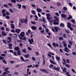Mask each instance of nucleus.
I'll list each match as a JSON object with an SVG mask.
<instances>
[{"instance_id":"nucleus-1","label":"nucleus","mask_w":76,"mask_h":76,"mask_svg":"<svg viewBox=\"0 0 76 76\" xmlns=\"http://www.w3.org/2000/svg\"><path fill=\"white\" fill-rule=\"evenodd\" d=\"M54 19H55V20H53V24L54 25H58V23L57 22H58L59 21V20H58V18H57V17L55 16L54 17Z\"/></svg>"},{"instance_id":"nucleus-2","label":"nucleus","mask_w":76,"mask_h":76,"mask_svg":"<svg viewBox=\"0 0 76 76\" xmlns=\"http://www.w3.org/2000/svg\"><path fill=\"white\" fill-rule=\"evenodd\" d=\"M46 15L47 16V19L48 20H49V19H50V18H51V17H50V16H51L50 14L49 13L46 14Z\"/></svg>"},{"instance_id":"nucleus-3","label":"nucleus","mask_w":76,"mask_h":76,"mask_svg":"<svg viewBox=\"0 0 76 76\" xmlns=\"http://www.w3.org/2000/svg\"><path fill=\"white\" fill-rule=\"evenodd\" d=\"M60 69V68L59 67H56L55 66L52 68V69L55 70H57V71H60L59 70Z\"/></svg>"},{"instance_id":"nucleus-4","label":"nucleus","mask_w":76,"mask_h":76,"mask_svg":"<svg viewBox=\"0 0 76 76\" xmlns=\"http://www.w3.org/2000/svg\"><path fill=\"white\" fill-rule=\"evenodd\" d=\"M28 41L29 42L30 44H32V43H34V39H29Z\"/></svg>"},{"instance_id":"nucleus-5","label":"nucleus","mask_w":76,"mask_h":76,"mask_svg":"<svg viewBox=\"0 0 76 76\" xmlns=\"http://www.w3.org/2000/svg\"><path fill=\"white\" fill-rule=\"evenodd\" d=\"M52 45L54 47H59L57 43L56 44L55 43L53 42V43Z\"/></svg>"},{"instance_id":"nucleus-6","label":"nucleus","mask_w":76,"mask_h":76,"mask_svg":"<svg viewBox=\"0 0 76 76\" xmlns=\"http://www.w3.org/2000/svg\"><path fill=\"white\" fill-rule=\"evenodd\" d=\"M27 22H28V19L27 18H26L25 20V19H23V23H25L26 24L27 23Z\"/></svg>"},{"instance_id":"nucleus-7","label":"nucleus","mask_w":76,"mask_h":76,"mask_svg":"<svg viewBox=\"0 0 76 76\" xmlns=\"http://www.w3.org/2000/svg\"><path fill=\"white\" fill-rule=\"evenodd\" d=\"M48 20L50 23L51 24V23H53V20L51 19V18H50V19Z\"/></svg>"},{"instance_id":"nucleus-8","label":"nucleus","mask_w":76,"mask_h":76,"mask_svg":"<svg viewBox=\"0 0 76 76\" xmlns=\"http://www.w3.org/2000/svg\"><path fill=\"white\" fill-rule=\"evenodd\" d=\"M62 43L64 44V46L65 47H67V44H66V42L65 41H63L62 42Z\"/></svg>"},{"instance_id":"nucleus-9","label":"nucleus","mask_w":76,"mask_h":76,"mask_svg":"<svg viewBox=\"0 0 76 76\" xmlns=\"http://www.w3.org/2000/svg\"><path fill=\"white\" fill-rule=\"evenodd\" d=\"M20 36L22 37H24V35H25V32H22L20 34Z\"/></svg>"},{"instance_id":"nucleus-10","label":"nucleus","mask_w":76,"mask_h":76,"mask_svg":"<svg viewBox=\"0 0 76 76\" xmlns=\"http://www.w3.org/2000/svg\"><path fill=\"white\" fill-rule=\"evenodd\" d=\"M8 45L9 46H10L9 47V49H12V46H13L12 44H8Z\"/></svg>"},{"instance_id":"nucleus-11","label":"nucleus","mask_w":76,"mask_h":76,"mask_svg":"<svg viewBox=\"0 0 76 76\" xmlns=\"http://www.w3.org/2000/svg\"><path fill=\"white\" fill-rule=\"evenodd\" d=\"M15 32H16L17 33H19L20 32V30L19 29H18L16 28L15 29Z\"/></svg>"},{"instance_id":"nucleus-12","label":"nucleus","mask_w":76,"mask_h":76,"mask_svg":"<svg viewBox=\"0 0 76 76\" xmlns=\"http://www.w3.org/2000/svg\"><path fill=\"white\" fill-rule=\"evenodd\" d=\"M20 49V48H19V47H15L14 48V50L16 51H19V50Z\"/></svg>"},{"instance_id":"nucleus-13","label":"nucleus","mask_w":76,"mask_h":76,"mask_svg":"<svg viewBox=\"0 0 76 76\" xmlns=\"http://www.w3.org/2000/svg\"><path fill=\"white\" fill-rule=\"evenodd\" d=\"M37 12H42V10L39 8H37Z\"/></svg>"},{"instance_id":"nucleus-14","label":"nucleus","mask_w":76,"mask_h":76,"mask_svg":"<svg viewBox=\"0 0 76 76\" xmlns=\"http://www.w3.org/2000/svg\"><path fill=\"white\" fill-rule=\"evenodd\" d=\"M50 62L52 64H56V63H55V62H54V61H52L51 60H50Z\"/></svg>"},{"instance_id":"nucleus-15","label":"nucleus","mask_w":76,"mask_h":76,"mask_svg":"<svg viewBox=\"0 0 76 76\" xmlns=\"http://www.w3.org/2000/svg\"><path fill=\"white\" fill-rule=\"evenodd\" d=\"M20 58L21 59V60L24 62H26V61L24 60V58L22 57V56L20 57Z\"/></svg>"},{"instance_id":"nucleus-16","label":"nucleus","mask_w":76,"mask_h":76,"mask_svg":"<svg viewBox=\"0 0 76 76\" xmlns=\"http://www.w3.org/2000/svg\"><path fill=\"white\" fill-rule=\"evenodd\" d=\"M10 25L11 26V28L12 29H15V25L13 24H11Z\"/></svg>"},{"instance_id":"nucleus-17","label":"nucleus","mask_w":76,"mask_h":76,"mask_svg":"<svg viewBox=\"0 0 76 76\" xmlns=\"http://www.w3.org/2000/svg\"><path fill=\"white\" fill-rule=\"evenodd\" d=\"M43 66H44V65H45V59L44 58V56L43 55Z\"/></svg>"},{"instance_id":"nucleus-18","label":"nucleus","mask_w":76,"mask_h":76,"mask_svg":"<svg viewBox=\"0 0 76 76\" xmlns=\"http://www.w3.org/2000/svg\"><path fill=\"white\" fill-rule=\"evenodd\" d=\"M29 54H27L26 55H24V56L26 58H28V57H29Z\"/></svg>"},{"instance_id":"nucleus-19","label":"nucleus","mask_w":76,"mask_h":76,"mask_svg":"<svg viewBox=\"0 0 76 76\" xmlns=\"http://www.w3.org/2000/svg\"><path fill=\"white\" fill-rule=\"evenodd\" d=\"M31 28L33 30H35L37 29V27L35 26H32Z\"/></svg>"},{"instance_id":"nucleus-20","label":"nucleus","mask_w":76,"mask_h":76,"mask_svg":"<svg viewBox=\"0 0 76 76\" xmlns=\"http://www.w3.org/2000/svg\"><path fill=\"white\" fill-rule=\"evenodd\" d=\"M72 16L71 15H69V17L67 18V19H68V20H70V19H72Z\"/></svg>"},{"instance_id":"nucleus-21","label":"nucleus","mask_w":76,"mask_h":76,"mask_svg":"<svg viewBox=\"0 0 76 76\" xmlns=\"http://www.w3.org/2000/svg\"><path fill=\"white\" fill-rule=\"evenodd\" d=\"M17 54H18V55H19V56H20V55H21V52L20 50H19L18 51Z\"/></svg>"},{"instance_id":"nucleus-22","label":"nucleus","mask_w":76,"mask_h":76,"mask_svg":"<svg viewBox=\"0 0 76 76\" xmlns=\"http://www.w3.org/2000/svg\"><path fill=\"white\" fill-rule=\"evenodd\" d=\"M2 35H3L4 36H6V35H7V34L6 33H5V32H4V31H2Z\"/></svg>"},{"instance_id":"nucleus-23","label":"nucleus","mask_w":76,"mask_h":76,"mask_svg":"<svg viewBox=\"0 0 76 76\" xmlns=\"http://www.w3.org/2000/svg\"><path fill=\"white\" fill-rule=\"evenodd\" d=\"M65 66L66 67H67L68 68H70V65H69V64H65Z\"/></svg>"},{"instance_id":"nucleus-24","label":"nucleus","mask_w":76,"mask_h":76,"mask_svg":"<svg viewBox=\"0 0 76 76\" xmlns=\"http://www.w3.org/2000/svg\"><path fill=\"white\" fill-rule=\"evenodd\" d=\"M2 61L4 64H7V62H6V61L5 60V59H3L2 60Z\"/></svg>"},{"instance_id":"nucleus-25","label":"nucleus","mask_w":76,"mask_h":76,"mask_svg":"<svg viewBox=\"0 0 76 76\" xmlns=\"http://www.w3.org/2000/svg\"><path fill=\"white\" fill-rule=\"evenodd\" d=\"M31 13L33 14V15H35L36 14V12H35V11L34 10H31Z\"/></svg>"},{"instance_id":"nucleus-26","label":"nucleus","mask_w":76,"mask_h":76,"mask_svg":"<svg viewBox=\"0 0 76 76\" xmlns=\"http://www.w3.org/2000/svg\"><path fill=\"white\" fill-rule=\"evenodd\" d=\"M9 68H5L4 69V70L5 71V72H7L8 71V70H9Z\"/></svg>"},{"instance_id":"nucleus-27","label":"nucleus","mask_w":76,"mask_h":76,"mask_svg":"<svg viewBox=\"0 0 76 76\" xmlns=\"http://www.w3.org/2000/svg\"><path fill=\"white\" fill-rule=\"evenodd\" d=\"M54 29L56 31V32H58V28L56 27H54Z\"/></svg>"},{"instance_id":"nucleus-28","label":"nucleus","mask_w":76,"mask_h":76,"mask_svg":"<svg viewBox=\"0 0 76 76\" xmlns=\"http://www.w3.org/2000/svg\"><path fill=\"white\" fill-rule=\"evenodd\" d=\"M17 6H18V9H20L21 8V7H22V5L20 4H18L17 5Z\"/></svg>"},{"instance_id":"nucleus-29","label":"nucleus","mask_w":76,"mask_h":76,"mask_svg":"<svg viewBox=\"0 0 76 76\" xmlns=\"http://www.w3.org/2000/svg\"><path fill=\"white\" fill-rule=\"evenodd\" d=\"M67 24L68 25H67V26H68V28L70 27V26H72V25L71 24H70V23L69 22H68Z\"/></svg>"},{"instance_id":"nucleus-30","label":"nucleus","mask_w":76,"mask_h":76,"mask_svg":"<svg viewBox=\"0 0 76 76\" xmlns=\"http://www.w3.org/2000/svg\"><path fill=\"white\" fill-rule=\"evenodd\" d=\"M69 45H72V44H73V42H72L71 40H70L69 41Z\"/></svg>"},{"instance_id":"nucleus-31","label":"nucleus","mask_w":76,"mask_h":76,"mask_svg":"<svg viewBox=\"0 0 76 76\" xmlns=\"http://www.w3.org/2000/svg\"><path fill=\"white\" fill-rule=\"evenodd\" d=\"M60 26H61V27H64V25L63 23H61L60 24Z\"/></svg>"},{"instance_id":"nucleus-32","label":"nucleus","mask_w":76,"mask_h":76,"mask_svg":"<svg viewBox=\"0 0 76 76\" xmlns=\"http://www.w3.org/2000/svg\"><path fill=\"white\" fill-rule=\"evenodd\" d=\"M56 58L57 60H60V58L57 56H56Z\"/></svg>"},{"instance_id":"nucleus-33","label":"nucleus","mask_w":76,"mask_h":76,"mask_svg":"<svg viewBox=\"0 0 76 76\" xmlns=\"http://www.w3.org/2000/svg\"><path fill=\"white\" fill-rule=\"evenodd\" d=\"M14 74L15 75H16L17 76H18V75H19V73L17 72H15Z\"/></svg>"},{"instance_id":"nucleus-34","label":"nucleus","mask_w":76,"mask_h":76,"mask_svg":"<svg viewBox=\"0 0 76 76\" xmlns=\"http://www.w3.org/2000/svg\"><path fill=\"white\" fill-rule=\"evenodd\" d=\"M71 21L72 23H73V24H75V20L74 19H72L71 20Z\"/></svg>"},{"instance_id":"nucleus-35","label":"nucleus","mask_w":76,"mask_h":76,"mask_svg":"<svg viewBox=\"0 0 76 76\" xmlns=\"http://www.w3.org/2000/svg\"><path fill=\"white\" fill-rule=\"evenodd\" d=\"M66 68L64 67L63 69V72H66Z\"/></svg>"},{"instance_id":"nucleus-36","label":"nucleus","mask_w":76,"mask_h":76,"mask_svg":"<svg viewBox=\"0 0 76 76\" xmlns=\"http://www.w3.org/2000/svg\"><path fill=\"white\" fill-rule=\"evenodd\" d=\"M61 16L62 18H66V15L64 14H62L61 15Z\"/></svg>"},{"instance_id":"nucleus-37","label":"nucleus","mask_w":76,"mask_h":76,"mask_svg":"<svg viewBox=\"0 0 76 76\" xmlns=\"http://www.w3.org/2000/svg\"><path fill=\"white\" fill-rule=\"evenodd\" d=\"M66 75H67V76H71V75H70L69 74V72H66Z\"/></svg>"},{"instance_id":"nucleus-38","label":"nucleus","mask_w":76,"mask_h":76,"mask_svg":"<svg viewBox=\"0 0 76 76\" xmlns=\"http://www.w3.org/2000/svg\"><path fill=\"white\" fill-rule=\"evenodd\" d=\"M5 13H6V15H10V13H9L8 12H5Z\"/></svg>"},{"instance_id":"nucleus-39","label":"nucleus","mask_w":76,"mask_h":76,"mask_svg":"<svg viewBox=\"0 0 76 76\" xmlns=\"http://www.w3.org/2000/svg\"><path fill=\"white\" fill-rule=\"evenodd\" d=\"M11 1L12 3H16V0H11Z\"/></svg>"},{"instance_id":"nucleus-40","label":"nucleus","mask_w":76,"mask_h":76,"mask_svg":"<svg viewBox=\"0 0 76 76\" xmlns=\"http://www.w3.org/2000/svg\"><path fill=\"white\" fill-rule=\"evenodd\" d=\"M66 61L67 63H68V64L70 63V60H69V59H66Z\"/></svg>"},{"instance_id":"nucleus-41","label":"nucleus","mask_w":76,"mask_h":76,"mask_svg":"<svg viewBox=\"0 0 76 76\" xmlns=\"http://www.w3.org/2000/svg\"><path fill=\"white\" fill-rule=\"evenodd\" d=\"M4 7H9V6H8V5L7 4H4Z\"/></svg>"},{"instance_id":"nucleus-42","label":"nucleus","mask_w":76,"mask_h":76,"mask_svg":"<svg viewBox=\"0 0 76 76\" xmlns=\"http://www.w3.org/2000/svg\"><path fill=\"white\" fill-rule=\"evenodd\" d=\"M13 54L16 56H18V54H17V52H14L13 53Z\"/></svg>"},{"instance_id":"nucleus-43","label":"nucleus","mask_w":76,"mask_h":76,"mask_svg":"<svg viewBox=\"0 0 76 76\" xmlns=\"http://www.w3.org/2000/svg\"><path fill=\"white\" fill-rule=\"evenodd\" d=\"M7 40H8L9 41H12V39H11V38L10 37H8L7 38Z\"/></svg>"},{"instance_id":"nucleus-44","label":"nucleus","mask_w":76,"mask_h":76,"mask_svg":"<svg viewBox=\"0 0 76 76\" xmlns=\"http://www.w3.org/2000/svg\"><path fill=\"white\" fill-rule=\"evenodd\" d=\"M69 28V29H70V30H71V31H73V28L71 27V26L70 27H68Z\"/></svg>"},{"instance_id":"nucleus-45","label":"nucleus","mask_w":76,"mask_h":76,"mask_svg":"<svg viewBox=\"0 0 76 76\" xmlns=\"http://www.w3.org/2000/svg\"><path fill=\"white\" fill-rule=\"evenodd\" d=\"M32 67V65H28L27 66V67L28 68H31V67Z\"/></svg>"},{"instance_id":"nucleus-46","label":"nucleus","mask_w":76,"mask_h":76,"mask_svg":"<svg viewBox=\"0 0 76 76\" xmlns=\"http://www.w3.org/2000/svg\"><path fill=\"white\" fill-rule=\"evenodd\" d=\"M59 39L60 40H63V38L62 37H59Z\"/></svg>"},{"instance_id":"nucleus-47","label":"nucleus","mask_w":76,"mask_h":76,"mask_svg":"<svg viewBox=\"0 0 76 76\" xmlns=\"http://www.w3.org/2000/svg\"><path fill=\"white\" fill-rule=\"evenodd\" d=\"M27 49L30 51H31L32 50V48L30 47H28Z\"/></svg>"},{"instance_id":"nucleus-48","label":"nucleus","mask_w":76,"mask_h":76,"mask_svg":"<svg viewBox=\"0 0 76 76\" xmlns=\"http://www.w3.org/2000/svg\"><path fill=\"white\" fill-rule=\"evenodd\" d=\"M9 11L11 13H13V10H12V9L10 8L9 9Z\"/></svg>"},{"instance_id":"nucleus-49","label":"nucleus","mask_w":76,"mask_h":76,"mask_svg":"<svg viewBox=\"0 0 76 76\" xmlns=\"http://www.w3.org/2000/svg\"><path fill=\"white\" fill-rule=\"evenodd\" d=\"M31 58L33 60H34V61H36V59H35V58L34 57H32Z\"/></svg>"},{"instance_id":"nucleus-50","label":"nucleus","mask_w":76,"mask_h":76,"mask_svg":"<svg viewBox=\"0 0 76 76\" xmlns=\"http://www.w3.org/2000/svg\"><path fill=\"white\" fill-rule=\"evenodd\" d=\"M48 46H49V47H50L51 48H52V47H51V44L50 43H48Z\"/></svg>"},{"instance_id":"nucleus-51","label":"nucleus","mask_w":76,"mask_h":76,"mask_svg":"<svg viewBox=\"0 0 76 76\" xmlns=\"http://www.w3.org/2000/svg\"><path fill=\"white\" fill-rule=\"evenodd\" d=\"M35 53H36V56H38V55L39 54V52H35Z\"/></svg>"},{"instance_id":"nucleus-52","label":"nucleus","mask_w":76,"mask_h":76,"mask_svg":"<svg viewBox=\"0 0 76 76\" xmlns=\"http://www.w3.org/2000/svg\"><path fill=\"white\" fill-rule=\"evenodd\" d=\"M63 10H64L66 11V10H67V7H63Z\"/></svg>"},{"instance_id":"nucleus-53","label":"nucleus","mask_w":76,"mask_h":76,"mask_svg":"<svg viewBox=\"0 0 76 76\" xmlns=\"http://www.w3.org/2000/svg\"><path fill=\"white\" fill-rule=\"evenodd\" d=\"M7 43H8V44H9L12 42L11 41L8 40H7Z\"/></svg>"},{"instance_id":"nucleus-54","label":"nucleus","mask_w":76,"mask_h":76,"mask_svg":"<svg viewBox=\"0 0 76 76\" xmlns=\"http://www.w3.org/2000/svg\"><path fill=\"white\" fill-rule=\"evenodd\" d=\"M31 23L33 24V25H35L36 24V22L34 21H31Z\"/></svg>"},{"instance_id":"nucleus-55","label":"nucleus","mask_w":76,"mask_h":76,"mask_svg":"<svg viewBox=\"0 0 76 76\" xmlns=\"http://www.w3.org/2000/svg\"><path fill=\"white\" fill-rule=\"evenodd\" d=\"M6 12V10H2L1 13H4V12Z\"/></svg>"},{"instance_id":"nucleus-56","label":"nucleus","mask_w":76,"mask_h":76,"mask_svg":"<svg viewBox=\"0 0 76 76\" xmlns=\"http://www.w3.org/2000/svg\"><path fill=\"white\" fill-rule=\"evenodd\" d=\"M42 21H43V22H45V23H46L47 22L46 21H45V18H43L42 19Z\"/></svg>"},{"instance_id":"nucleus-57","label":"nucleus","mask_w":76,"mask_h":76,"mask_svg":"<svg viewBox=\"0 0 76 76\" xmlns=\"http://www.w3.org/2000/svg\"><path fill=\"white\" fill-rule=\"evenodd\" d=\"M8 5L11 7V6H12V3H8Z\"/></svg>"},{"instance_id":"nucleus-58","label":"nucleus","mask_w":76,"mask_h":76,"mask_svg":"<svg viewBox=\"0 0 76 76\" xmlns=\"http://www.w3.org/2000/svg\"><path fill=\"white\" fill-rule=\"evenodd\" d=\"M22 7H23V8H24V9H26V6H25V5H23Z\"/></svg>"},{"instance_id":"nucleus-59","label":"nucleus","mask_w":76,"mask_h":76,"mask_svg":"<svg viewBox=\"0 0 76 76\" xmlns=\"http://www.w3.org/2000/svg\"><path fill=\"white\" fill-rule=\"evenodd\" d=\"M2 14L3 16H4V17H5V16H6V14H5V13H2Z\"/></svg>"},{"instance_id":"nucleus-60","label":"nucleus","mask_w":76,"mask_h":76,"mask_svg":"<svg viewBox=\"0 0 76 76\" xmlns=\"http://www.w3.org/2000/svg\"><path fill=\"white\" fill-rule=\"evenodd\" d=\"M23 39V40H24V41H27V39H26V37H24Z\"/></svg>"},{"instance_id":"nucleus-61","label":"nucleus","mask_w":76,"mask_h":76,"mask_svg":"<svg viewBox=\"0 0 76 76\" xmlns=\"http://www.w3.org/2000/svg\"><path fill=\"white\" fill-rule=\"evenodd\" d=\"M1 56H2L3 57H5V56H6V54H1Z\"/></svg>"},{"instance_id":"nucleus-62","label":"nucleus","mask_w":76,"mask_h":76,"mask_svg":"<svg viewBox=\"0 0 76 76\" xmlns=\"http://www.w3.org/2000/svg\"><path fill=\"white\" fill-rule=\"evenodd\" d=\"M4 57H1V56H0V60H2V59H4Z\"/></svg>"},{"instance_id":"nucleus-63","label":"nucleus","mask_w":76,"mask_h":76,"mask_svg":"<svg viewBox=\"0 0 76 76\" xmlns=\"http://www.w3.org/2000/svg\"><path fill=\"white\" fill-rule=\"evenodd\" d=\"M69 6H70L71 7H72V3L71 2L69 3Z\"/></svg>"},{"instance_id":"nucleus-64","label":"nucleus","mask_w":76,"mask_h":76,"mask_svg":"<svg viewBox=\"0 0 76 76\" xmlns=\"http://www.w3.org/2000/svg\"><path fill=\"white\" fill-rule=\"evenodd\" d=\"M7 73L6 72H4L2 74V75H7Z\"/></svg>"}]
</instances>
